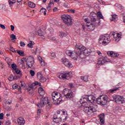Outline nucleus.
Wrapping results in <instances>:
<instances>
[{
    "label": "nucleus",
    "instance_id": "nucleus-4",
    "mask_svg": "<svg viewBox=\"0 0 125 125\" xmlns=\"http://www.w3.org/2000/svg\"><path fill=\"white\" fill-rule=\"evenodd\" d=\"M83 111L89 116H92L94 112L97 111V106L95 104H93L89 106H84L83 107Z\"/></svg>",
    "mask_w": 125,
    "mask_h": 125
},
{
    "label": "nucleus",
    "instance_id": "nucleus-40",
    "mask_svg": "<svg viewBox=\"0 0 125 125\" xmlns=\"http://www.w3.org/2000/svg\"><path fill=\"white\" fill-rule=\"evenodd\" d=\"M17 52L19 55H21V56H24V52L21 51V50H19L17 51Z\"/></svg>",
    "mask_w": 125,
    "mask_h": 125
},
{
    "label": "nucleus",
    "instance_id": "nucleus-30",
    "mask_svg": "<svg viewBox=\"0 0 125 125\" xmlns=\"http://www.w3.org/2000/svg\"><path fill=\"white\" fill-rule=\"evenodd\" d=\"M97 16L100 19H103L104 18V17H103V16L102 15V14L100 12H97Z\"/></svg>",
    "mask_w": 125,
    "mask_h": 125
},
{
    "label": "nucleus",
    "instance_id": "nucleus-24",
    "mask_svg": "<svg viewBox=\"0 0 125 125\" xmlns=\"http://www.w3.org/2000/svg\"><path fill=\"white\" fill-rule=\"evenodd\" d=\"M53 119V121L54 123H56V124H58L59 123H60V122H62V118H57V116L56 115H54Z\"/></svg>",
    "mask_w": 125,
    "mask_h": 125
},
{
    "label": "nucleus",
    "instance_id": "nucleus-7",
    "mask_svg": "<svg viewBox=\"0 0 125 125\" xmlns=\"http://www.w3.org/2000/svg\"><path fill=\"white\" fill-rule=\"evenodd\" d=\"M96 101L100 105H106L107 101H108V97L107 96H101L97 99Z\"/></svg>",
    "mask_w": 125,
    "mask_h": 125
},
{
    "label": "nucleus",
    "instance_id": "nucleus-27",
    "mask_svg": "<svg viewBox=\"0 0 125 125\" xmlns=\"http://www.w3.org/2000/svg\"><path fill=\"white\" fill-rule=\"evenodd\" d=\"M34 44H35V42H34L30 41H29V43L27 44L28 47L30 48H33Z\"/></svg>",
    "mask_w": 125,
    "mask_h": 125
},
{
    "label": "nucleus",
    "instance_id": "nucleus-13",
    "mask_svg": "<svg viewBox=\"0 0 125 125\" xmlns=\"http://www.w3.org/2000/svg\"><path fill=\"white\" fill-rule=\"evenodd\" d=\"M61 62H62V64L68 67V68H72L73 67V65L71 64V62L69 61V60L66 58H62L61 59Z\"/></svg>",
    "mask_w": 125,
    "mask_h": 125
},
{
    "label": "nucleus",
    "instance_id": "nucleus-32",
    "mask_svg": "<svg viewBox=\"0 0 125 125\" xmlns=\"http://www.w3.org/2000/svg\"><path fill=\"white\" fill-rule=\"evenodd\" d=\"M9 4L11 7L12 6V4H14V3H15L16 2V0H9Z\"/></svg>",
    "mask_w": 125,
    "mask_h": 125
},
{
    "label": "nucleus",
    "instance_id": "nucleus-28",
    "mask_svg": "<svg viewBox=\"0 0 125 125\" xmlns=\"http://www.w3.org/2000/svg\"><path fill=\"white\" fill-rule=\"evenodd\" d=\"M5 60L6 62L7 63L8 65H9V66H10V65L11 64V59L9 58H6L5 59Z\"/></svg>",
    "mask_w": 125,
    "mask_h": 125
},
{
    "label": "nucleus",
    "instance_id": "nucleus-50",
    "mask_svg": "<svg viewBox=\"0 0 125 125\" xmlns=\"http://www.w3.org/2000/svg\"><path fill=\"white\" fill-rule=\"evenodd\" d=\"M20 45H21V46H25V45H26V44H25V42H21Z\"/></svg>",
    "mask_w": 125,
    "mask_h": 125
},
{
    "label": "nucleus",
    "instance_id": "nucleus-47",
    "mask_svg": "<svg viewBox=\"0 0 125 125\" xmlns=\"http://www.w3.org/2000/svg\"><path fill=\"white\" fill-rule=\"evenodd\" d=\"M19 86H18V85H17V84H15L14 85H13V89H16V88H18Z\"/></svg>",
    "mask_w": 125,
    "mask_h": 125
},
{
    "label": "nucleus",
    "instance_id": "nucleus-60",
    "mask_svg": "<svg viewBox=\"0 0 125 125\" xmlns=\"http://www.w3.org/2000/svg\"><path fill=\"white\" fill-rule=\"evenodd\" d=\"M10 27H11V31H14V29H15L14 26L11 25Z\"/></svg>",
    "mask_w": 125,
    "mask_h": 125
},
{
    "label": "nucleus",
    "instance_id": "nucleus-10",
    "mask_svg": "<svg viewBox=\"0 0 125 125\" xmlns=\"http://www.w3.org/2000/svg\"><path fill=\"white\" fill-rule=\"evenodd\" d=\"M82 28L84 31H85L86 29L87 31H93L95 29V26L90 23L88 24H83Z\"/></svg>",
    "mask_w": 125,
    "mask_h": 125
},
{
    "label": "nucleus",
    "instance_id": "nucleus-44",
    "mask_svg": "<svg viewBox=\"0 0 125 125\" xmlns=\"http://www.w3.org/2000/svg\"><path fill=\"white\" fill-rule=\"evenodd\" d=\"M30 73L32 77H34V76H35V71L34 70H31Z\"/></svg>",
    "mask_w": 125,
    "mask_h": 125
},
{
    "label": "nucleus",
    "instance_id": "nucleus-54",
    "mask_svg": "<svg viewBox=\"0 0 125 125\" xmlns=\"http://www.w3.org/2000/svg\"><path fill=\"white\" fill-rule=\"evenodd\" d=\"M0 120H3V113L0 114Z\"/></svg>",
    "mask_w": 125,
    "mask_h": 125
},
{
    "label": "nucleus",
    "instance_id": "nucleus-3",
    "mask_svg": "<svg viewBox=\"0 0 125 125\" xmlns=\"http://www.w3.org/2000/svg\"><path fill=\"white\" fill-rule=\"evenodd\" d=\"M111 39L110 37L108 36V35H101L99 38L98 44L101 46L102 45H107L108 43H110Z\"/></svg>",
    "mask_w": 125,
    "mask_h": 125
},
{
    "label": "nucleus",
    "instance_id": "nucleus-21",
    "mask_svg": "<svg viewBox=\"0 0 125 125\" xmlns=\"http://www.w3.org/2000/svg\"><path fill=\"white\" fill-rule=\"evenodd\" d=\"M80 102L81 104H83L84 103H88V97L86 96L84 98H82V99H81L80 100Z\"/></svg>",
    "mask_w": 125,
    "mask_h": 125
},
{
    "label": "nucleus",
    "instance_id": "nucleus-36",
    "mask_svg": "<svg viewBox=\"0 0 125 125\" xmlns=\"http://www.w3.org/2000/svg\"><path fill=\"white\" fill-rule=\"evenodd\" d=\"M112 17V21H115H115H117V19H118V16L117 15H113Z\"/></svg>",
    "mask_w": 125,
    "mask_h": 125
},
{
    "label": "nucleus",
    "instance_id": "nucleus-48",
    "mask_svg": "<svg viewBox=\"0 0 125 125\" xmlns=\"http://www.w3.org/2000/svg\"><path fill=\"white\" fill-rule=\"evenodd\" d=\"M51 56L52 58V59H54V58H55V57H56V55H55V53H53L51 54Z\"/></svg>",
    "mask_w": 125,
    "mask_h": 125
},
{
    "label": "nucleus",
    "instance_id": "nucleus-23",
    "mask_svg": "<svg viewBox=\"0 0 125 125\" xmlns=\"http://www.w3.org/2000/svg\"><path fill=\"white\" fill-rule=\"evenodd\" d=\"M38 92L40 95V96H43L44 95L45 92H44V90L42 87H40L38 89Z\"/></svg>",
    "mask_w": 125,
    "mask_h": 125
},
{
    "label": "nucleus",
    "instance_id": "nucleus-9",
    "mask_svg": "<svg viewBox=\"0 0 125 125\" xmlns=\"http://www.w3.org/2000/svg\"><path fill=\"white\" fill-rule=\"evenodd\" d=\"M58 77L62 80H68V81L71 80V77H70V72L61 73L58 76Z\"/></svg>",
    "mask_w": 125,
    "mask_h": 125
},
{
    "label": "nucleus",
    "instance_id": "nucleus-1",
    "mask_svg": "<svg viewBox=\"0 0 125 125\" xmlns=\"http://www.w3.org/2000/svg\"><path fill=\"white\" fill-rule=\"evenodd\" d=\"M75 50L73 52L71 50H67L66 51V54L68 55V56H70L74 60H77L78 59V57L81 58V59H83V57H82L83 56V50L84 48V46H83V45L78 43L76 44L75 46Z\"/></svg>",
    "mask_w": 125,
    "mask_h": 125
},
{
    "label": "nucleus",
    "instance_id": "nucleus-61",
    "mask_svg": "<svg viewBox=\"0 0 125 125\" xmlns=\"http://www.w3.org/2000/svg\"><path fill=\"white\" fill-rule=\"evenodd\" d=\"M1 67L2 69H3V68L4 67V64L2 62H1Z\"/></svg>",
    "mask_w": 125,
    "mask_h": 125
},
{
    "label": "nucleus",
    "instance_id": "nucleus-17",
    "mask_svg": "<svg viewBox=\"0 0 125 125\" xmlns=\"http://www.w3.org/2000/svg\"><path fill=\"white\" fill-rule=\"evenodd\" d=\"M112 36L114 37L113 41L115 42H120V40H121V36H120L119 34H112Z\"/></svg>",
    "mask_w": 125,
    "mask_h": 125
},
{
    "label": "nucleus",
    "instance_id": "nucleus-19",
    "mask_svg": "<svg viewBox=\"0 0 125 125\" xmlns=\"http://www.w3.org/2000/svg\"><path fill=\"white\" fill-rule=\"evenodd\" d=\"M107 54L108 56H111V57H118L119 56V54L117 53H114L113 51H108L107 52Z\"/></svg>",
    "mask_w": 125,
    "mask_h": 125
},
{
    "label": "nucleus",
    "instance_id": "nucleus-53",
    "mask_svg": "<svg viewBox=\"0 0 125 125\" xmlns=\"http://www.w3.org/2000/svg\"><path fill=\"white\" fill-rule=\"evenodd\" d=\"M84 21H85V22H86L87 23V24H90V22H88L89 20H88V18H86L84 20Z\"/></svg>",
    "mask_w": 125,
    "mask_h": 125
},
{
    "label": "nucleus",
    "instance_id": "nucleus-2",
    "mask_svg": "<svg viewBox=\"0 0 125 125\" xmlns=\"http://www.w3.org/2000/svg\"><path fill=\"white\" fill-rule=\"evenodd\" d=\"M52 98L54 105H59L63 102L61 94L57 92H54L52 93Z\"/></svg>",
    "mask_w": 125,
    "mask_h": 125
},
{
    "label": "nucleus",
    "instance_id": "nucleus-12",
    "mask_svg": "<svg viewBox=\"0 0 125 125\" xmlns=\"http://www.w3.org/2000/svg\"><path fill=\"white\" fill-rule=\"evenodd\" d=\"M47 102V97H42L40 100V102L37 104V106L39 108H42L45 105V103Z\"/></svg>",
    "mask_w": 125,
    "mask_h": 125
},
{
    "label": "nucleus",
    "instance_id": "nucleus-49",
    "mask_svg": "<svg viewBox=\"0 0 125 125\" xmlns=\"http://www.w3.org/2000/svg\"><path fill=\"white\" fill-rule=\"evenodd\" d=\"M11 124L10 121H9V120H7L6 121H5V125H10Z\"/></svg>",
    "mask_w": 125,
    "mask_h": 125
},
{
    "label": "nucleus",
    "instance_id": "nucleus-25",
    "mask_svg": "<svg viewBox=\"0 0 125 125\" xmlns=\"http://www.w3.org/2000/svg\"><path fill=\"white\" fill-rule=\"evenodd\" d=\"M0 10L1 11H6V6L3 4H0Z\"/></svg>",
    "mask_w": 125,
    "mask_h": 125
},
{
    "label": "nucleus",
    "instance_id": "nucleus-51",
    "mask_svg": "<svg viewBox=\"0 0 125 125\" xmlns=\"http://www.w3.org/2000/svg\"><path fill=\"white\" fill-rule=\"evenodd\" d=\"M0 27L1 28V29H3V30L5 29V26L3 24H0Z\"/></svg>",
    "mask_w": 125,
    "mask_h": 125
},
{
    "label": "nucleus",
    "instance_id": "nucleus-33",
    "mask_svg": "<svg viewBox=\"0 0 125 125\" xmlns=\"http://www.w3.org/2000/svg\"><path fill=\"white\" fill-rule=\"evenodd\" d=\"M25 58H22L20 62H19L20 65H21L22 66H25V62H24V60H25Z\"/></svg>",
    "mask_w": 125,
    "mask_h": 125
},
{
    "label": "nucleus",
    "instance_id": "nucleus-11",
    "mask_svg": "<svg viewBox=\"0 0 125 125\" xmlns=\"http://www.w3.org/2000/svg\"><path fill=\"white\" fill-rule=\"evenodd\" d=\"M35 62L34 61V58L32 57H29L26 60V65L28 66V68H32L34 66V63Z\"/></svg>",
    "mask_w": 125,
    "mask_h": 125
},
{
    "label": "nucleus",
    "instance_id": "nucleus-29",
    "mask_svg": "<svg viewBox=\"0 0 125 125\" xmlns=\"http://www.w3.org/2000/svg\"><path fill=\"white\" fill-rule=\"evenodd\" d=\"M53 1H50L48 6L47 7V9L48 11H49L51 10V5H53Z\"/></svg>",
    "mask_w": 125,
    "mask_h": 125
},
{
    "label": "nucleus",
    "instance_id": "nucleus-64",
    "mask_svg": "<svg viewBox=\"0 0 125 125\" xmlns=\"http://www.w3.org/2000/svg\"><path fill=\"white\" fill-rule=\"evenodd\" d=\"M58 10V9L57 7H55L54 9H53V11L54 12H56Z\"/></svg>",
    "mask_w": 125,
    "mask_h": 125
},
{
    "label": "nucleus",
    "instance_id": "nucleus-34",
    "mask_svg": "<svg viewBox=\"0 0 125 125\" xmlns=\"http://www.w3.org/2000/svg\"><path fill=\"white\" fill-rule=\"evenodd\" d=\"M41 13L43 14L44 15H46V9L42 8L40 10Z\"/></svg>",
    "mask_w": 125,
    "mask_h": 125
},
{
    "label": "nucleus",
    "instance_id": "nucleus-42",
    "mask_svg": "<svg viewBox=\"0 0 125 125\" xmlns=\"http://www.w3.org/2000/svg\"><path fill=\"white\" fill-rule=\"evenodd\" d=\"M15 79V77H13V75H10V77H9V81L10 82H12Z\"/></svg>",
    "mask_w": 125,
    "mask_h": 125
},
{
    "label": "nucleus",
    "instance_id": "nucleus-41",
    "mask_svg": "<svg viewBox=\"0 0 125 125\" xmlns=\"http://www.w3.org/2000/svg\"><path fill=\"white\" fill-rule=\"evenodd\" d=\"M11 39H12V40L13 41L14 40H16V36L14 34H12L10 36Z\"/></svg>",
    "mask_w": 125,
    "mask_h": 125
},
{
    "label": "nucleus",
    "instance_id": "nucleus-55",
    "mask_svg": "<svg viewBox=\"0 0 125 125\" xmlns=\"http://www.w3.org/2000/svg\"><path fill=\"white\" fill-rule=\"evenodd\" d=\"M38 59H39L40 62H42L43 60V59H42V57H41V56L38 57Z\"/></svg>",
    "mask_w": 125,
    "mask_h": 125
},
{
    "label": "nucleus",
    "instance_id": "nucleus-37",
    "mask_svg": "<svg viewBox=\"0 0 125 125\" xmlns=\"http://www.w3.org/2000/svg\"><path fill=\"white\" fill-rule=\"evenodd\" d=\"M38 84H39V82H35L34 83H32L30 86L33 88L34 86H36V85H38Z\"/></svg>",
    "mask_w": 125,
    "mask_h": 125
},
{
    "label": "nucleus",
    "instance_id": "nucleus-62",
    "mask_svg": "<svg viewBox=\"0 0 125 125\" xmlns=\"http://www.w3.org/2000/svg\"><path fill=\"white\" fill-rule=\"evenodd\" d=\"M56 116L57 119H62L61 117H60V115H57V114H55L54 116Z\"/></svg>",
    "mask_w": 125,
    "mask_h": 125
},
{
    "label": "nucleus",
    "instance_id": "nucleus-31",
    "mask_svg": "<svg viewBox=\"0 0 125 125\" xmlns=\"http://www.w3.org/2000/svg\"><path fill=\"white\" fill-rule=\"evenodd\" d=\"M28 6L31 8H34V7H36V4L32 2H28Z\"/></svg>",
    "mask_w": 125,
    "mask_h": 125
},
{
    "label": "nucleus",
    "instance_id": "nucleus-57",
    "mask_svg": "<svg viewBox=\"0 0 125 125\" xmlns=\"http://www.w3.org/2000/svg\"><path fill=\"white\" fill-rule=\"evenodd\" d=\"M68 12H71V13H75V10L73 9H70L68 10Z\"/></svg>",
    "mask_w": 125,
    "mask_h": 125
},
{
    "label": "nucleus",
    "instance_id": "nucleus-20",
    "mask_svg": "<svg viewBox=\"0 0 125 125\" xmlns=\"http://www.w3.org/2000/svg\"><path fill=\"white\" fill-rule=\"evenodd\" d=\"M88 97V102L90 103H94V102L95 101V98L94 96L92 95H89L87 96Z\"/></svg>",
    "mask_w": 125,
    "mask_h": 125
},
{
    "label": "nucleus",
    "instance_id": "nucleus-38",
    "mask_svg": "<svg viewBox=\"0 0 125 125\" xmlns=\"http://www.w3.org/2000/svg\"><path fill=\"white\" fill-rule=\"evenodd\" d=\"M11 66L12 69H13V70H15V71L17 70V65L15 63L12 64Z\"/></svg>",
    "mask_w": 125,
    "mask_h": 125
},
{
    "label": "nucleus",
    "instance_id": "nucleus-63",
    "mask_svg": "<svg viewBox=\"0 0 125 125\" xmlns=\"http://www.w3.org/2000/svg\"><path fill=\"white\" fill-rule=\"evenodd\" d=\"M37 114H41V110L40 109H38L37 110Z\"/></svg>",
    "mask_w": 125,
    "mask_h": 125
},
{
    "label": "nucleus",
    "instance_id": "nucleus-18",
    "mask_svg": "<svg viewBox=\"0 0 125 125\" xmlns=\"http://www.w3.org/2000/svg\"><path fill=\"white\" fill-rule=\"evenodd\" d=\"M99 120L101 122V123L103 124L104 125L105 123V115L104 113L101 114L99 115Z\"/></svg>",
    "mask_w": 125,
    "mask_h": 125
},
{
    "label": "nucleus",
    "instance_id": "nucleus-15",
    "mask_svg": "<svg viewBox=\"0 0 125 125\" xmlns=\"http://www.w3.org/2000/svg\"><path fill=\"white\" fill-rule=\"evenodd\" d=\"M92 51H91V49L89 48H85V47H84V48L82 52H83V55L82 56V57L83 56H84V55H87L88 54H89L91 52H92Z\"/></svg>",
    "mask_w": 125,
    "mask_h": 125
},
{
    "label": "nucleus",
    "instance_id": "nucleus-52",
    "mask_svg": "<svg viewBox=\"0 0 125 125\" xmlns=\"http://www.w3.org/2000/svg\"><path fill=\"white\" fill-rule=\"evenodd\" d=\"M40 63L42 66H45V63L44 62V61L43 60L42 61V62H40Z\"/></svg>",
    "mask_w": 125,
    "mask_h": 125
},
{
    "label": "nucleus",
    "instance_id": "nucleus-35",
    "mask_svg": "<svg viewBox=\"0 0 125 125\" xmlns=\"http://www.w3.org/2000/svg\"><path fill=\"white\" fill-rule=\"evenodd\" d=\"M42 77H43V76H42V73L38 72L37 73V78H38V80H41L42 79Z\"/></svg>",
    "mask_w": 125,
    "mask_h": 125
},
{
    "label": "nucleus",
    "instance_id": "nucleus-58",
    "mask_svg": "<svg viewBox=\"0 0 125 125\" xmlns=\"http://www.w3.org/2000/svg\"><path fill=\"white\" fill-rule=\"evenodd\" d=\"M33 89H31L28 90V93H30V94H32V93H33Z\"/></svg>",
    "mask_w": 125,
    "mask_h": 125
},
{
    "label": "nucleus",
    "instance_id": "nucleus-6",
    "mask_svg": "<svg viewBox=\"0 0 125 125\" xmlns=\"http://www.w3.org/2000/svg\"><path fill=\"white\" fill-rule=\"evenodd\" d=\"M61 18L63 22L67 25V26H71L72 25V17L68 15H62Z\"/></svg>",
    "mask_w": 125,
    "mask_h": 125
},
{
    "label": "nucleus",
    "instance_id": "nucleus-45",
    "mask_svg": "<svg viewBox=\"0 0 125 125\" xmlns=\"http://www.w3.org/2000/svg\"><path fill=\"white\" fill-rule=\"evenodd\" d=\"M118 89H119V88H116L114 89H111L109 90V91L110 92H114V91H117V90H118Z\"/></svg>",
    "mask_w": 125,
    "mask_h": 125
},
{
    "label": "nucleus",
    "instance_id": "nucleus-5",
    "mask_svg": "<svg viewBox=\"0 0 125 125\" xmlns=\"http://www.w3.org/2000/svg\"><path fill=\"white\" fill-rule=\"evenodd\" d=\"M62 94H63L66 100H73L75 97V94L72 91L69 89H64L62 91Z\"/></svg>",
    "mask_w": 125,
    "mask_h": 125
},
{
    "label": "nucleus",
    "instance_id": "nucleus-59",
    "mask_svg": "<svg viewBox=\"0 0 125 125\" xmlns=\"http://www.w3.org/2000/svg\"><path fill=\"white\" fill-rule=\"evenodd\" d=\"M65 35V33L63 32H61L60 34V37H64V35Z\"/></svg>",
    "mask_w": 125,
    "mask_h": 125
},
{
    "label": "nucleus",
    "instance_id": "nucleus-46",
    "mask_svg": "<svg viewBox=\"0 0 125 125\" xmlns=\"http://www.w3.org/2000/svg\"><path fill=\"white\" fill-rule=\"evenodd\" d=\"M10 49L11 51H12V52L16 53V50H15V49L13 48V47L10 46Z\"/></svg>",
    "mask_w": 125,
    "mask_h": 125
},
{
    "label": "nucleus",
    "instance_id": "nucleus-8",
    "mask_svg": "<svg viewBox=\"0 0 125 125\" xmlns=\"http://www.w3.org/2000/svg\"><path fill=\"white\" fill-rule=\"evenodd\" d=\"M112 98L117 104H123V103H125L124 98L121 96L114 95L112 96Z\"/></svg>",
    "mask_w": 125,
    "mask_h": 125
},
{
    "label": "nucleus",
    "instance_id": "nucleus-22",
    "mask_svg": "<svg viewBox=\"0 0 125 125\" xmlns=\"http://www.w3.org/2000/svg\"><path fill=\"white\" fill-rule=\"evenodd\" d=\"M46 104V107L48 110H50L51 109V106H52V103L50 102V101L48 100V98H47V102L45 103Z\"/></svg>",
    "mask_w": 125,
    "mask_h": 125
},
{
    "label": "nucleus",
    "instance_id": "nucleus-39",
    "mask_svg": "<svg viewBox=\"0 0 125 125\" xmlns=\"http://www.w3.org/2000/svg\"><path fill=\"white\" fill-rule=\"evenodd\" d=\"M40 81L41 82V83H44V82L46 81V78L42 77L41 79H39Z\"/></svg>",
    "mask_w": 125,
    "mask_h": 125
},
{
    "label": "nucleus",
    "instance_id": "nucleus-43",
    "mask_svg": "<svg viewBox=\"0 0 125 125\" xmlns=\"http://www.w3.org/2000/svg\"><path fill=\"white\" fill-rule=\"evenodd\" d=\"M38 35H39V36H42L43 35L42 31L41 29H39L38 30Z\"/></svg>",
    "mask_w": 125,
    "mask_h": 125
},
{
    "label": "nucleus",
    "instance_id": "nucleus-16",
    "mask_svg": "<svg viewBox=\"0 0 125 125\" xmlns=\"http://www.w3.org/2000/svg\"><path fill=\"white\" fill-rule=\"evenodd\" d=\"M17 123L19 125H24L25 121L23 117H21L18 118Z\"/></svg>",
    "mask_w": 125,
    "mask_h": 125
},
{
    "label": "nucleus",
    "instance_id": "nucleus-26",
    "mask_svg": "<svg viewBox=\"0 0 125 125\" xmlns=\"http://www.w3.org/2000/svg\"><path fill=\"white\" fill-rule=\"evenodd\" d=\"M81 79L82 80V81H83V82H88V76L86 75L84 76H81Z\"/></svg>",
    "mask_w": 125,
    "mask_h": 125
},
{
    "label": "nucleus",
    "instance_id": "nucleus-14",
    "mask_svg": "<svg viewBox=\"0 0 125 125\" xmlns=\"http://www.w3.org/2000/svg\"><path fill=\"white\" fill-rule=\"evenodd\" d=\"M106 62H107L106 58L105 57H102L99 59L98 62V65H104Z\"/></svg>",
    "mask_w": 125,
    "mask_h": 125
},
{
    "label": "nucleus",
    "instance_id": "nucleus-56",
    "mask_svg": "<svg viewBox=\"0 0 125 125\" xmlns=\"http://www.w3.org/2000/svg\"><path fill=\"white\" fill-rule=\"evenodd\" d=\"M91 21H92V22H96V19H95V18H92L91 19Z\"/></svg>",
    "mask_w": 125,
    "mask_h": 125
}]
</instances>
